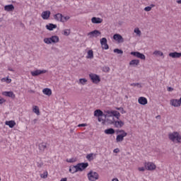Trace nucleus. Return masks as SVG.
Wrapping results in <instances>:
<instances>
[{"mask_svg": "<svg viewBox=\"0 0 181 181\" xmlns=\"http://www.w3.org/2000/svg\"><path fill=\"white\" fill-rule=\"evenodd\" d=\"M139 59H132L129 62V66H138V64H139Z\"/></svg>", "mask_w": 181, "mask_h": 181, "instance_id": "33", "label": "nucleus"}, {"mask_svg": "<svg viewBox=\"0 0 181 181\" xmlns=\"http://www.w3.org/2000/svg\"><path fill=\"white\" fill-rule=\"evenodd\" d=\"M168 91H173V88L168 87Z\"/></svg>", "mask_w": 181, "mask_h": 181, "instance_id": "50", "label": "nucleus"}, {"mask_svg": "<svg viewBox=\"0 0 181 181\" xmlns=\"http://www.w3.org/2000/svg\"><path fill=\"white\" fill-rule=\"evenodd\" d=\"M168 138L173 142H176L177 144L181 143V136L178 132H174L173 133H170Z\"/></svg>", "mask_w": 181, "mask_h": 181, "instance_id": "2", "label": "nucleus"}, {"mask_svg": "<svg viewBox=\"0 0 181 181\" xmlns=\"http://www.w3.org/2000/svg\"><path fill=\"white\" fill-rule=\"evenodd\" d=\"M114 52L117 53V54H122V53H124V52L119 49H115Z\"/></svg>", "mask_w": 181, "mask_h": 181, "instance_id": "41", "label": "nucleus"}, {"mask_svg": "<svg viewBox=\"0 0 181 181\" xmlns=\"http://www.w3.org/2000/svg\"><path fill=\"white\" fill-rule=\"evenodd\" d=\"M33 112H35V114H36L37 115H40V110H39V107L34 105L33 107Z\"/></svg>", "mask_w": 181, "mask_h": 181, "instance_id": "34", "label": "nucleus"}, {"mask_svg": "<svg viewBox=\"0 0 181 181\" xmlns=\"http://www.w3.org/2000/svg\"><path fill=\"white\" fill-rule=\"evenodd\" d=\"M60 181H67V178H66V177L62 178V179H61V180H60Z\"/></svg>", "mask_w": 181, "mask_h": 181, "instance_id": "51", "label": "nucleus"}, {"mask_svg": "<svg viewBox=\"0 0 181 181\" xmlns=\"http://www.w3.org/2000/svg\"><path fill=\"white\" fill-rule=\"evenodd\" d=\"M66 162L68 163H74L75 162H77V158H66Z\"/></svg>", "mask_w": 181, "mask_h": 181, "instance_id": "35", "label": "nucleus"}, {"mask_svg": "<svg viewBox=\"0 0 181 181\" xmlns=\"http://www.w3.org/2000/svg\"><path fill=\"white\" fill-rule=\"evenodd\" d=\"M130 86H132V87H141V84L136 83H131Z\"/></svg>", "mask_w": 181, "mask_h": 181, "instance_id": "44", "label": "nucleus"}, {"mask_svg": "<svg viewBox=\"0 0 181 181\" xmlns=\"http://www.w3.org/2000/svg\"><path fill=\"white\" fill-rule=\"evenodd\" d=\"M1 177H0V181H1Z\"/></svg>", "mask_w": 181, "mask_h": 181, "instance_id": "58", "label": "nucleus"}, {"mask_svg": "<svg viewBox=\"0 0 181 181\" xmlns=\"http://www.w3.org/2000/svg\"><path fill=\"white\" fill-rule=\"evenodd\" d=\"M47 73V70L46 69H43V70H40V69H37L35 71H33L30 72L31 76H33V77H36V76H40V74H45Z\"/></svg>", "mask_w": 181, "mask_h": 181, "instance_id": "9", "label": "nucleus"}, {"mask_svg": "<svg viewBox=\"0 0 181 181\" xmlns=\"http://www.w3.org/2000/svg\"><path fill=\"white\" fill-rule=\"evenodd\" d=\"M153 54L154 56H159L160 57H164L163 56V52H162V51H160V50H155L153 52Z\"/></svg>", "mask_w": 181, "mask_h": 181, "instance_id": "31", "label": "nucleus"}, {"mask_svg": "<svg viewBox=\"0 0 181 181\" xmlns=\"http://www.w3.org/2000/svg\"><path fill=\"white\" fill-rule=\"evenodd\" d=\"M100 35H101V32L98 31V30H95L88 33V36H89L90 38L98 37Z\"/></svg>", "mask_w": 181, "mask_h": 181, "instance_id": "13", "label": "nucleus"}, {"mask_svg": "<svg viewBox=\"0 0 181 181\" xmlns=\"http://www.w3.org/2000/svg\"><path fill=\"white\" fill-rule=\"evenodd\" d=\"M76 168L78 169V172H83V170L88 168V163H79L76 164Z\"/></svg>", "mask_w": 181, "mask_h": 181, "instance_id": "8", "label": "nucleus"}, {"mask_svg": "<svg viewBox=\"0 0 181 181\" xmlns=\"http://www.w3.org/2000/svg\"><path fill=\"white\" fill-rule=\"evenodd\" d=\"M38 146L40 151H41L42 152H45V150L46 149V148H47V144L42 142Z\"/></svg>", "mask_w": 181, "mask_h": 181, "instance_id": "28", "label": "nucleus"}, {"mask_svg": "<svg viewBox=\"0 0 181 181\" xmlns=\"http://www.w3.org/2000/svg\"><path fill=\"white\" fill-rule=\"evenodd\" d=\"M138 103L141 105H146V104H148V99H146V98L143 96L139 97L138 99Z\"/></svg>", "mask_w": 181, "mask_h": 181, "instance_id": "18", "label": "nucleus"}, {"mask_svg": "<svg viewBox=\"0 0 181 181\" xmlns=\"http://www.w3.org/2000/svg\"><path fill=\"white\" fill-rule=\"evenodd\" d=\"M50 11H45L42 13L41 17L42 18V19H44V21H47V19L50 18Z\"/></svg>", "mask_w": 181, "mask_h": 181, "instance_id": "16", "label": "nucleus"}, {"mask_svg": "<svg viewBox=\"0 0 181 181\" xmlns=\"http://www.w3.org/2000/svg\"><path fill=\"white\" fill-rule=\"evenodd\" d=\"M134 32L136 33V35H137V36H141V35H142L141 30H139L138 28H134Z\"/></svg>", "mask_w": 181, "mask_h": 181, "instance_id": "36", "label": "nucleus"}, {"mask_svg": "<svg viewBox=\"0 0 181 181\" xmlns=\"http://www.w3.org/2000/svg\"><path fill=\"white\" fill-rule=\"evenodd\" d=\"M11 82H12V79L9 78H6V83H7V84L11 83Z\"/></svg>", "mask_w": 181, "mask_h": 181, "instance_id": "46", "label": "nucleus"}, {"mask_svg": "<svg viewBox=\"0 0 181 181\" xmlns=\"http://www.w3.org/2000/svg\"><path fill=\"white\" fill-rule=\"evenodd\" d=\"M112 124L115 128H122L124 125H125V123L122 120H115L112 122Z\"/></svg>", "mask_w": 181, "mask_h": 181, "instance_id": "12", "label": "nucleus"}, {"mask_svg": "<svg viewBox=\"0 0 181 181\" xmlns=\"http://www.w3.org/2000/svg\"><path fill=\"white\" fill-rule=\"evenodd\" d=\"M130 54H132V56H134V57H137V59H141V60H145L146 59L145 54L139 52H132Z\"/></svg>", "mask_w": 181, "mask_h": 181, "instance_id": "11", "label": "nucleus"}, {"mask_svg": "<svg viewBox=\"0 0 181 181\" xmlns=\"http://www.w3.org/2000/svg\"><path fill=\"white\" fill-rule=\"evenodd\" d=\"M105 134L106 135H114L115 134V129L112 128L107 129L105 130Z\"/></svg>", "mask_w": 181, "mask_h": 181, "instance_id": "27", "label": "nucleus"}, {"mask_svg": "<svg viewBox=\"0 0 181 181\" xmlns=\"http://www.w3.org/2000/svg\"><path fill=\"white\" fill-rule=\"evenodd\" d=\"M86 59H94V51L93 49L88 51Z\"/></svg>", "mask_w": 181, "mask_h": 181, "instance_id": "29", "label": "nucleus"}, {"mask_svg": "<svg viewBox=\"0 0 181 181\" xmlns=\"http://www.w3.org/2000/svg\"><path fill=\"white\" fill-rule=\"evenodd\" d=\"M4 103H6V100H5L3 98L0 97V105L4 104Z\"/></svg>", "mask_w": 181, "mask_h": 181, "instance_id": "45", "label": "nucleus"}, {"mask_svg": "<svg viewBox=\"0 0 181 181\" xmlns=\"http://www.w3.org/2000/svg\"><path fill=\"white\" fill-rule=\"evenodd\" d=\"M69 19H70V16H62V23H64L66 22H67V21H69Z\"/></svg>", "mask_w": 181, "mask_h": 181, "instance_id": "38", "label": "nucleus"}, {"mask_svg": "<svg viewBox=\"0 0 181 181\" xmlns=\"http://www.w3.org/2000/svg\"><path fill=\"white\" fill-rule=\"evenodd\" d=\"M168 56L173 59H179L181 57V52H170Z\"/></svg>", "mask_w": 181, "mask_h": 181, "instance_id": "19", "label": "nucleus"}, {"mask_svg": "<svg viewBox=\"0 0 181 181\" xmlns=\"http://www.w3.org/2000/svg\"><path fill=\"white\" fill-rule=\"evenodd\" d=\"M156 118H160V115H158Z\"/></svg>", "mask_w": 181, "mask_h": 181, "instance_id": "54", "label": "nucleus"}, {"mask_svg": "<svg viewBox=\"0 0 181 181\" xmlns=\"http://www.w3.org/2000/svg\"><path fill=\"white\" fill-rule=\"evenodd\" d=\"M94 158H95V154L93 153L86 155V159L89 160V162H91V160H94Z\"/></svg>", "mask_w": 181, "mask_h": 181, "instance_id": "30", "label": "nucleus"}, {"mask_svg": "<svg viewBox=\"0 0 181 181\" xmlns=\"http://www.w3.org/2000/svg\"><path fill=\"white\" fill-rule=\"evenodd\" d=\"M60 38L57 35H52L50 37H46L44 39V42L46 45H52V43H59Z\"/></svg>", "mask_w": 181, "mask_h": 181, "instance_id": "3", "label": "nucleus"}, {"mask_svg": "<svg viewBox=\"0 0 181 181\" xmlns=\"http://www.w3.org/2000/svg\"><path fill=\"white\" fill-rule=\"evenodd\" d=\"M42 93L45 95H48V97H50V95H52V89L49 88H45L42 90Z\"/></svg>", "mask_w": 181, "mask_h": 181, "instance_id": "25", "label": "nucleus"}, {"mask_svg": "<svg viewBox=\"0 0 181 181\" xmlns=\"http://www.w3.org/2000/svg\"><path fill=\"white\" fill-rule=\"evenodd\" d=\"M100 45L102 47V49L105 50H108L110 49V46H108L107 38L103 37L100 39Z\"/></svg>", "mask_w": 181, "mask_h": 181, "instance_id": "10", "label": "nucleus"}, {"mask_svg": "<svg viewBox=\"0 0 181 181\" xmlns=\"http://www.w3.org/2000/svg\"><path fill=\"white\" fill-rule=\"evenodd\" d=\"M45 28L47 30H53L57 28V25L56 24L49 23L45 26Z\"/></svg>", "mask_w": 181, "mask_h": 181, "instance_id": "23", "label": "nucleus"}, {"mask_svg": "<svg viewBox=\"0 0 181 181\" xmlns=\"http://www.w3.org/2000/svg\"><path fill=\"white\" fill-rule=\"evenodd\" d=\"M87 177L89 181H96L100 179V175H98V173L93 170H90L88 173Z\"/></svg>", "mask_w": 181, "mask_h": 181, "instance_id": "5", "label": "nucleus"}, {"mask_svg": "<svg viewBox=\"0 0 181 181\" xmlns=\"http://www.w3.org/2000/svg\"><path fill=\"white\" fill-rule=\"evenodd\" d=\"M138 170L139 172H145V170H146V168L145 167H139L138 168Z\"/></svg>", "mask_w": 181, "mask_h": 181, "instance_id": "43", "label": "nucleus"}, {"mask_svg": "<svg viewBox=\"0 0 181 181\" xmlns=\"http://www.w3.org/2000/svg\"><path fill=\"white\" fill-rule=\"evenodd\" d=\"M89 78L93 84H98L101 81V78H100V76L95 74H90Z\"/></svg>", "mask_w": 181, "mask_h": 181, "instance_id": "6", "label": "nucleus"}, {"mask_svg": "<svg viewBox=\"0 0 181 181\" xmlns=\"http://www.w3.org/2000/svg\"><path fill=\"white\" fill-rule=\"evenodd\" d=\"M114 153H119V148H117L113 151Z\"/></svg>", "mask_w": 181, "mask_h": 181, "instance_id": "47", "label": "nucleus"}, {"mask_svg": "<svg viewBox=\"0 0 181 181\" xmlns=\"http://www.w3.org/2000/svg\"><path fill=\"white\" fill-rule=\"evenodd\" d=\"M170 104L173 107H180V105H181L180 99V100L171 99L170 101Z\"/></svg>", "mask_w": 181, "mask_h": 181, "instance_id": "15", "label": "nucleus"}, {"mask_svg": "<svg viewBox=\"0 0 181 181\" xmlns=\"http://www.w3.org/2000/svg\"><path fill=\"white\" fill-rule=\"evenodd\" d=\"M1 83H6V78H3L1 79Z\"/></svg>", "mask_w": 181, "mask_h": 181, "instance_id": "49", "label": "nucleus"}, {"mask_svg": "<svg viewBox=\"0 0 181 181\" xmlns=\"http://www.w3.org/2000/svg\"><path fill=\"white\" fill-rule=\"evenodd\" d=\"M180 104H181V97H180Z\"/></svg>", "mask_w": 181, "mask_h": 181, "instance_id": "57", "label": "nucleus"}, {"mask_svg": "<svg viewBox=\"0 0 181 181\" xmlns=\"http://www.w3.org/2000/svg\"><path fill=\"white\" fill-rule=\"evenodd\" d=\"M105 114V117H115L117 119H119V117H121V113L117 110H106Z\"/></svg>", "mask_w": 181, "mask_h": 181, "instance_id": "4", "label": "nucleus"}, {"mask_svg": "<svg viewBox=\"0 0 181 181\" xmlns=\"http://www.w3.org/2000/svg\"><path fill=\"white\" fill-rule=\"evenodd\" d=\"M92 23H103V18H97V17H93L91 18Z\"/></svg>", "mask_w": 181, "mask_h": 181, "instance_id": "22", "label": "nucleus"}, {"mask_svg": "<svg viewBox=\"0 0 181 181\" xmlns=\"http://www.w3.org/2000/svg\"><path fill=\"white\" fill-rule=\"evenodd\" d=\"M49 176V173L47 171H45L42 174H40V177L42 179H46Z\"/></svg>", "mask_w": 181, "mask_h": 181, "instance_id": "37", "label": "nucleus"}, {"mask_svg": "<svg viewBox=\"0 0 181 181\" xmlns=\"http://www.w3.org/2000/svg\"><path fill=\"white\" fill-rule=\"evenodd\" d=\"M177 4H181V0L177 1Z\"/></svg>", "mask_w": 181, "mask_h": 181, "instance_id": "52", "label": "nucleus"}, {"mask_svg": "<svg viewBox=\"0 0 181 181\" xmlns=\"http://www.w3.org/2000/svg\"><path fill=\"white\" fill-rule=\"evenodd\" d=\"M144 11H146V12H150V11H152V7L146 6L144 8Z\"/></svg>", "mask_w": 181, "mask_h": 181, "instance_id": "42", "label": "nucleus"}, {"mask_svg": "<svg viewBox=\"0 0 181 181\" xmlns=\"http://www.w3.org/2000/svg\"><path fill=\"white\" fill-rule=\"evenodd\" d=\"M107 71H110V68L107 67Z\"/></svg>", "mask_w": 181, "mask_h": 181, "instance_id": "56", "label": "nucleus"}, {"mask_svg": "<svg viewBox=\"0 0 181 181\" xmlns=\"http://www.w3.org/2000/svg\"><path fill=\"white\" fill-rule=\"evenodd\" d=\"M2 95L4 97H9L10 98H15L16 95L12 91H4L2 92Z\"/></svg>", "mask_w": 181, "mask_h": 181, "instance_id": "17", "label": "nucleus"}, {"mask_svg": "<svg viewBox=\"0 0 181 181\" xmlns=\"http://www.w3.org/2000/svg\"><path fill=\"white\" fill-rule=\"evenodd\" d=\"M63 15L62 13H57L54 15V19L57 22H62Z\"/></svg>", "mask_w": 181, "mask_h": 181, "instance_id": "21", "label": "nucleus"}, {"mask_svg": "<svg viewBox=\"0 0 181 181\" xmlns=\"http://www.w3.org/2000/svg\"><path fill=\"white\" fill-rule=\"evenodd\" d=\"M144 166L146 170H155L156 169V165L152 162L144 163Z\"/></svg>", "mask_w": 181, "mask_h": 181, "instance_id": "7", "label": "nucleus"}, {"mask_svg": "<svg viewBox=\"0 0 181 181\" xmlns=\"http://www.w3.org/2000/svg\"><path fill=\"white\" fill-rule=\"evenodd\" d=\"M63 35H64V36H69V35H70V30L69 29L64 30Z\"/></svg>", "mask_w": 181, "mask_h": 181, "instance_id": "39", "label": "nucleus"}, {"mask_svg": "<svg viewBox=\"0 0 181 181\" xmlns=\"http://www.w3.org/2000/svg\"><path fill=\"white\" fill-rule=\"evenodd\" d=\"M98 121L99 122H101V119H100V117L98 118Z\"/></svg>", "mask_w": 181, "mask_h": 181, "instance_id": "55", "label": "nucleus"}, {"mask_svg": "<svg viewBox=\"0 0 181 181\" xmlns=\"http://www.w3.org/2000/svg\"><path fill=\"white\" fill-rule=\"evenodd\" d=\"M6 125H8L9 128H13L16 125V122L14 120L6 121Z\"/></svg>", "mask_w": 181, "mask_h": 181, "instance_id": "26", "label": "nucleus"}, {"mask_svg": "<svg viewBox=\"0 0 181 181\" xmlns=\"http://www.w3.org/2000/svg\"><path fill=\"white\" fill-rule=\"evenodd\" d=\"M15 9V6H13L12 4L6 5L4 6V11H6V12H12Z\"/></svg>", "mask_w": 181, "mask_h": 181, "instance_id": "24", "label": "nucleus"}, {"mask_svg": "<svg viewBox=\"0 0 181 181\" xmlns=\"http://www.w3.org/2000/svg\"><path fill=\"white\" fill-rule=\"evenodd\" d=\"M104 115V113L101 111V110H96L94 112V116L95 117H103Z\"/></svg>", "mask_w": 181, "mask_h": 181, "instance_id": "32", "label": "nucleus"}, {"mask_svg": "<svg viewBox=\"0 0 181 181\" xmlns=\"http://www.w3.org/2000/svg\"><path fill=\"white\" fill-rule=\"evenodd\" d=\"M80 84H82V86H84L86 83H87V79L86 78H80L79 79Z\"/></svg>", "mask_w": 181, "mask_h": 181, "instance_id": "40", "label": "nucleus"}, {"mask_svg": "<svg viewBox=\"0 0 181 181\" xmlns=\"http://www.w3.org/2000/svg\"><path fill=\"white\" fill-rule=\"evenodd\" d=\"M116 110H121V107H117Z\"/></svg>", "mask_w": 181, "mask_h": 181, "instance_id": "53", "label": "nucleus"}, {"mask_svg": "<svg viewBox=\"0 0 181 181\" xmlns=\"http://www.w3.org/2000/svg\"><path fill=\"white\" fill-rule=\"evenodd\" d=\"M78 127H87V124H79L78 125Z\"/></svg>", "mask_w": 181, "mask_h": 181, "instance_id": "48", "label": "nucleus"}, {"mask_svg": "<svg viewBox=\"0 0 181 181\" xmlns=\"http://www.w3.org/2000/svg\"><path fill=\"white\" fill-rule=\"evenodd\" d=\"M113 39L115 40L117 43H124V37H122V35L119 34H115L113 35Z\"/></svg>", "mask_w": 181, "mask_h": 181, "instance_id": "14", "label": "nucleus"}, {"mask_svg": "<svg viewBox=\"0 0 181 181\" xmlns=\"http://www.w3.org/2000/svg\"><path fill=\"white\" fill-rule=\"evenodd\" d=\"M116 134H117V136H116V142L117 143L122 142L125 136L128 135V133L124 129L117 130Z\"/></svg>", "mask_w": 181, "mask_h": 181, "instance_id": "1", "label": "nucleus"}, {"mask_svg": "<svg viewBox=\"0 0 181 181\" xmlns=\"http://www.w3.org/2000/svg\"><path fill=\"white\" fill-rule=\"evenodd\" d=\"M78 172V170L77 168V165H71L69 167V173H72V175H74V173H77Z\"/></svg>", "mask_w": 181, "mask_h": 181, "instance_id": "20", "label": "nucleus"}]
</instances>
